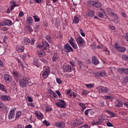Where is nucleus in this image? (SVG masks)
I'll list each match as a JSON object with an SVG mask.
<instances>
[{
    "instance_id": "obj_1",
    "label": "nucleus",
    "mask_w": 128,
    "mask_h": 128,
    "mask_svg": "<svg viewBox=\"0 0 128 128\" xmlns=\"http://www.w3.org/2000/svg\"><path fill=\"white\" fill-rule=\"evenodd\" d=\"M75 40L79 48H82L84 46V44H86V42H84V38H82V36H80L78 37H75Z\"/></svg>"
},
{
    "instance_id": "obj_2",
    "label": "nucleus",
    "mask_w": 128,
    "mask_h": 128,
    "mask_svg": "<svg viewBox=\"0 0 128 128\" xmlns=\"http://www.w3.org/2000/svg\"><path fill=\"white\" fill-rule=\"evenodd\" d=\"M30 78L26 77H24L20 80V86L22 88H26L28 84Z\"/></svg>"
},
{
    "instance_id": "obj_3",
    "label": "nucleus",
    "mask_w": 128,
    "mask_h": 128,
    "mask_svg": "<svg viewBox=\"0 0 128 128\" xmlns=\"http://www.w3.org/2000/svg\"><path fill=\"white\" fill-rule=\"evenodd\" d=\"M38 48H42L43 50H47L50 48V44H48V42L46 40H45L44 42H42V44H38Z\"/></svg>"
},
{
    "instance_id": "obj_4",
    "label": "nucleus",
    "mask_w": 128,
    "mask_h": 128,
    "mask_svg": "<svg viewBox=\"0 0 128 128\" xmlns=\"http://www.w3.org/2000/svg\"><path fill=\"white\" fill-rule=\"evenodd\" d=\"M56 106L58 108H66V103L63 100H60L59 102L56 103Z\"/></svg>"
},
{
    "instance_id": "obj_5",
    "label": "nucleus",
    "mask_w": 128,
    "mask_h": 128,
    "mask_svg": "<svg viewBox=\"0 0 128 128\" xmlns=\"http://www.w3.org/2000/svg\"><path fill=\"white\" fill-rule=\"evenodd\" d=\"M114 48L120 52H124L126 50V48L120 46L118 43L114 44Z\"/></svg>"
},
{
    "instance_id": "obj_6",
    "label": "nucleus",
    "mask_w": 128,
    "mask_h": 128,
    "mask_svg": "<svg viewBox=\"0 0 128 128\" xmlns=\"http://www.w3.org/2000/svg\"><path fill=\"white\" fill-rule=\"evenodd\" d=\"M72 68H73L72 66L69 64H66L63 67L64 72H72Z\"/></svg>"
},
{
    "instance_id": "obj_7",
    "label": "nucleus",
    "mask_w": 128,
    "mask_h": 128,
    "mask_svg": "<svg viewBox=\"0 0 128 128\" xmlns=\"http://www.w3.org/2000/svg\"><path fill=\"white\" fill-rule=\"evenodd\" d=\"M50 67H47L45 70L42 74V76L44 78H46L50 76Z\"/></svg>"
},
{
    "instance_id": "obj_8",
    "label": "nucleus",
    "mask_w": 128,
    "mask_h": 128,
    "mask_svg": "<svg viewBox=\"0 0 128 128\" xmlns=\"http://www.w3.org/2000/svg\"><path fill=\"white\" fill-rule=\"evenodd\" d=\"M69 44L72 46L74 50H76L78 48V45L76 44V40H74V38L72 37L70 38V40H68Z\"/></svg>"
},
{
    "instance_id": "obj_9",
    "label": "nucleus",
    "mask_w": 128,
    "mask_h": 128,
    "mask_svg": "<svg viewBox=\"0 0 128 128\" xmlns=\"http://www.w3.org/2000/svg\"><path fill=\"white\" fill-rule=\"evenodd\" d=\"M104 120V115H100L98 116V120L93 122V124L96 126L98 124H100L102 121Z\"/></svg>"
},
{
    "instance_id": "obj_10",
    "label": "nucleus",
    "mask_w": 128,
    "mask_h": 128,
    "mask_svg": "<svg viewBox=\"0 0 128 128\" xmlns=\"http://www.w3.org/2000/svg\"><path fill=\"white\" fill-rule=\"evenodd\" d=\"M2 22V24L3 25V26H12V21L10 20H7Z\"/></svg>"
},
{
    "instance_id": "obj_11",
    "label": "nucleus",
    "mask_w": 128,
    "mask_h": 128,
    "mask_svg": "<svg viewBox=\"0 0 128 128\" xmlns=\"http://www.w3.org/2000/svg\"><path fill=\"white\" fill-rule=\"evenodd\" d=\"M54 126H56V128H62L66 126V124H64V122H56L54 123Z\"/></svg>"
},
{
    "instance_id": "obj_12",
    "label": "nucleus",
    "mask_w": 128,
    "mask_h": 128,
    "mask_svg": "<svg viewBox=\"0 0 128 128\" xmlns=\"http://www.w3.org/2000/svg\"><path fill=\"white\" fill-rule=\"evenodd\" d=\"M14 108L12 109L8 114V118L9 120H12L14 118L15 114H14Z\"/></svg>"
},
{
    "instance_id": "obj_13",
    "label": "nucleus",
    "mask_w": 128,
    "mask_h": 128,
    "mask_svg": "<svg viewBox=\"0 0 128 128\" xmlns=\"http://www.w3.org/2000/svg\"><path fill=\"white\" fill-rule=\"evenodd\" d=\"M36 54L39 58H42L46 56V52L44 50H38L36 52Z\"/></svg>"
},
{
    "instance_id": "obj_14",
    "label": "nucleus",
    "mask_w": 128,
    "mask_h": 128,
    "mask_svg": "<svg viewBox=\"0 0 128 128\" xmlns=\"http://www.w3.org/2000/svg\"><path fill=\"white\" fill-rule=\"evenodd\" d=\"M48 93L50 94V96L51 98H58V96L56 94L52 91V90H48Z\"/></svg>"
},
{
    "instance_id": "obj_15",
    "label": "nucleus",
    "mask_w": 128,
    "mask_h": 128,
    "mask_svg": "<svg viewBox=\"0 0 128 128\" xmlns=\"http://www.w3.org/2000/svg\"><path fill=\"white\" fill-rule=\"evenodd\" d=\"M33 64L34 66H37V68H40V66L41 64L40 62V61L38 60V59H37L36 58H34L33 60Z\"/></svg>"
},
{
    "instance_id": "obj_16",
    "label": "nucleus",
    "mask_w": 128,
    "mask_h": 128,
    "mask_svg": "<svg viewBox=\"0 0 128 128\" xmlns=\"http://www.w3.org/2000/svg\"><path fill=\"white\" fill-rule=\"evenodd\" d=\"M0 98L2 100H8L9 102L12 100V98H10V96L8 95H2L1 96Z\"/></svg>"
},
{
    "instance_id": "obj_17",
    "label": "nucleus",
    "mask_w": 128,
    "mask_h": 128,
    "mask_svg": "<svg viewBox=\"0 0 128 128\" xmlns=\"http://www.w3.org/2000/svg\"><path fill=\"white\" fill-rule=\"evenodd\" d=\"M4 80L6 82H10L12 80V78L10 75L6 74L4 76Z\"/></svg>"
},
{
    "instance_id": "obj_18",
    "label": "nucleus",
    "mask_w": 128,
    "mask_h": 128,
    "mask_svg": "<svg viewBox=\"0 0 128 128\" xmlns=\"http://www.w3.org/2000/svg\"><path fill=\"white\" fill-rule=\"evenodd\" d=\"M34 114L38 120H42L44 118V114H42V112H40V114H38V111H36Z\"/></svg>"
},
{
    "instance_id": "obj_19",
    "label": "nucleus",
    "mask_w": 128,
    "mask_h": 128,
    "mask_svg": "<svg viewBox=\"0 0 128 128\" xmlns=\"http://www.w3.org/2000/svg\"><path fill=\"white\" fill-rule=\"evenodd\" d=\"M64 48L65 50H68V52H74V49L70 46V45L69 44H66L64 46Z\"/></svg>"
},
{
    "instance_id": "obj_20",
    "label": "nucleus",
    "mask_w": 128,
    "mask_h": 128,
    "mask_svg": "<svg viewBox=\"0 0 128 128\" xmlns=\"http://www.w3.org/2000/svg\"><path fill=\"white\" fill-rule=\"evenodd\" d=\"M118 72H122L123 74H128V68H119L118 69Z\"/></svg>"
},
{
    "instance_id": "obj_21",
    "label": "nucleus",
    "mask_w": 128,
    "mask_h": 128,
    "mask_svg": "<svg viewBox=\"0 0 128 128\" xmlns=\"http://www.w3.org/2000/svg\"><path fill=\"white\" fill-rule=\"evenodd\" d=\"M92 62L95 66H98L100 64V62L98 61V59L96 56H93L92 58Z\"/></svg>"
},
{
    "instance_id": "obj_22",
    "label": "nucleus",
    "mask_w": 128,
    "mask_h": 128,
    "mask_svg": "<svg viewBox=\"0 0 128 128\" xmlns=\"http://www.w3.org/2000/svg\"><path fill=\"white\" fill-rule=\"evenodd\" d=\"M106 12H107V14H109V16H114V12L110 8H108L106 9Z\"/></svg>"
},
{
    "instance_id": "obj_23",
    "label": "nucleus",
    "mask_w": 128,
    "mask_h": 128,
    "mask_svg": "<svg viewBox=\"0 0 128 128\" xmlns=\"http://www.w3.org/2000/svg\"><path fill=\"white\" fill-rule=\"evenodd\" d=\"M95 74L96 76H104L106 74V72L102 71L100 72H96Z\"/></svg>"
},
{
    "instance_id": "obj_24",
    "label": "nucleus",
    "mask_w": 128,
    "mask_h": 128,
    "mask_svg": "<svg viewBox=\"0 0 128 128\" xmlns=\"http://www.w3.org/2000/svg\"><path fill=\"white\" fill-rule=\"evenodd\" d=\"M80 124H82V123L80 120H76L74 121L73 126H80Z\"/></svg>"
},
{
    "instance_id": "obj_25",
    "label": "nucleus",
    "mask_w": 128,
    "mask_h": 128,
    "mask_svg": "<svg viewBox=\"0 0 128 128\" xmlns=\"http://www.w3.org/2000/svg\"><path fill=\"white\" fill-rule=\"evenodd\" d=\"M110 92V88L103 86L102 94H108Z\"/></svg>"
},
{
    "instance_id": "obj_26",
    "label": "nucleus",
    "mask_w": 128,
    "mask_h": 128,
    "mask_svg": "<svg viewBox=\"0 0 128 128\" xmlns=\"http://www.w3.org/2000/svg\"><path fill=\"white\" fill-rule=\"evenodd\" d=\"M107 112L108 114H110V118H116V114L110 110H108Z\"/></svg>"
},
{
    "instance_id": "obj_27",
    "label": "nucleus",
    "mask_w": 128,
    "mask_h": 128,
    "mask_svg": "<svg viewBox=\"0 0 128 128\" xmlns=\"http://www.w3.org/2000/svg\"><path fill=\"white\" fill-rule=\"evenodd\" d=\"M58 58V53H54V56L52 58V62H56Z\"/></svg>"
},
{
    "instance_id": "obj_28",
    "label": "nucleus",
    "mask_w": 128,
    "mask_h": 128,
    "mask_svg": "<svg viewBox=\"0 0 128 128\" xmlns=\"http://www.w3.org/2000/svg\"><path fill=\"white\" fill-rule=\"evenodd\" d=\"M52 109V107L50 106H48V105H46L45 106V111L46 112H51Z\"/></svg>"
},
{
    "instance_id": "obj_29",
    "label": "nucleus",
    "mask_w": 128,
    "mask_h": 128,
    "mask_svg": "<svg viewBox=\"0 0 128 128\" xmlns=\"http://www.w3.org/2000/svg\"><path fill=\"white\" fill-rule=\"evenodd\" d=\"M115 106L116 108H122L123 106L122 102L120 100H117V103L116 104Z\"/></svg>"
},
{
    "instance_id": "obj_30",
    "label": "nucleus",
    "mask_w": 128,
    "mask_h": 128,
    "mask_svg": "<svg viewBox=\"0 0 128 128\" xmlns=\"http://www.w3.org/2000/svg\"><path fill=\"white\" fill-rule=\"evenodd\" d=\"M96 90L100 94H102L103 86H98L96 88Z\"/></svg>"
},
{
    "instance_id": "obj_31",
    "label": "nucleus",
    "mask_w": 128,
    "mask_h": 128,
    "mask_svg": "<svg viewBox=\"0 0 128 128\" xmlns=\"http://www.w3.org/2000/svg\"><path fill=\"white\" fill-rule=\"evenodd\" d=\"M11 7H10V10H14V8L16 6V2L14 1H12L11 2Z\"/></svg>"
},
{
    "instance_id": "obj_32",
    "label": "nucleus",
    "mask_w": 128,
    "mask_h": 128,
    "mask_svg": "<svg viewBox=\"0 0 128 128\" xmlns=\"http://www.w3.org/2000/svg\"><path fill=\"white\" fill-rule=\"evenodd\" d=\"M32 18L30 16L28 17L26 20V23L28 24H32Z\"/></svg>"
},
{
    "instance_id": "obj_33",
    "label": "nucleus",
    "mask_w": 128,
    "mask_h": 128,
    "mask_svg": "<svg viewBox=\"0 0 128 128\" xmlns=\"http://www.w3.org/2000/svg\"><path fill=\"white\" fill-rule=\"evenodd\" d=\"M0 90H2V92H6V86H4L3 84H0Z\"/></svg>"
},
{
    "instance_id": "obj_34",
    "label": "nucleus",
    "mask_w": 128,
    "mask_h": 128,
    "mask_svg": "<svg viewBox=\"0 0 128 128\" xmlns=\"http://www.w3.org/2000/svg\"><path fill=\"white\" fill-rule=\"evenodd\" d=\"M12 74L14 76V78H18V76H20V74L14 70L12 72Z\"/></svg>"
},
{
    "instance_id": "obj_35",
    "label": "nucleus",
    "mask_w": 128,
    "mask_h": 128,
    "mask_svg": "<svg viewBox=\"0 0 128 128\" xmlns=\"http://www.w3.org/2000/svg\"><path fill=\"white\" fill-rule=\"evenodd\" d=\"M25 28L26 30H28V32H32L34 31V30H32V27L30 26H27L25 27Z\"/></svg>"
},
{
    "instance_id": "obj_36",
    "label": "nucleus",
    "mask_w": 128,
    "mask_h": 128,
    "mask_svg": "<svg viewBox=\"0 0 128 128\" xmlns=\"http://www.w3.org/2000/svg\"><path fill=\"white\" fill-rule=\"evenodd\" d=\"M30 39L28 38H26L24 40V44H26V45L28 44H30Z\"/></svg>"
},
{
    "instance_id": "obj_37",
    "label": "nucleus",
    "mask_w": 128,
    "mask_h": 128,
    "mask_svg": "<svg viewBox=\"0 0 128 128\" xmlns=\"http://www.w3.org/2000/svg\"><path fill=\"white\" fill-rule=\"evenodd\" d=\"M94 6H95V8H100L102 6V4L100 3H99L98 2H96L94 3Z\"/></svg>"
},
{
    "instance_id": "obj_38",
    "label": "nucleus",
    "mask_w": 128,
    "mask_h": 128,
    "mask_svg": "<svg viewBox=\"0 0 128 128\" xmlns=\"http://www.w3.org/2000/svg\"><path fill=\"white\" fill-rule=\"evenodd\" d=\"M24 46L20 47L17 49V52H24Z\"/></svg>"
},
{
    "instance_id": "obj_39",
    "label": "nucleus",
    "mask_w": 128,
    "mask_h": 128,
    "mask_svg": "<svg viewBox=\"0 0 128 128\" xmlns=\"http://www.w3.org/2000/svg\"><path fill=\"white\" fill-rule=\"evenodd\" d=\"M33 18H34L36 22H38L40 20V18L38 16H33Z\"/></svg>"
},
{
    "instance_id": "obj_40",
    "label": "nucleus",
    "mask_w": 128,
    "mask_h": 128,
    "mask_svg": "<svg viewBox=\"0 0 128 128\" xmlns=\"http://www.w3.org/2000/svg\"><path fill=\"white\" fill-rule=\"evenodd\" d=\"M88 16H94V10H90L88 13Z\"/></svg>"
},
{
    "instance_id": "obj_41",
    "label": "nucleus",
    "mask_w": 128,
    "mask_h": 128,
    "mask_svg": "<svg viewBox=\"0 0 128 128\" xmlns=\"http://www.w3.org/2000/svg\"><path fill=\"white\" fill-rule=\"evenodd\" d=\"M85 86L86 88H94V84H86Z\"/></svg>"
},
{
    "instance_id": "obj_42",
    "label": "nucleus",
    "mask_w": 128,
    "mask_h": 128,
    "mask_svg": "<svg viewBox=\"0 0 128 128\" xmlns=\"http://www.w3.org/2000/svg\"><path fill=\"white\" fill-rule=\"evenodd\" d=\"M94 2H96L92 0H89L88 2V4L89 6H94Z\"/></svg>"
},
{
    "instance_id": "obj_43",
    "label": "nucleus",
    "mask_w": 128,
    "mask_h": 128,
    "mask_svg": "<svg viewBox=\"0 0 128 128\" xmlns=\"http://www.w3.org/2000/svg\"><path fill=\"white\" fill-rule=\"evenodd\" d=\"M46 38L47 40H48V42H52V37H50V36H49V35L46 36Z\"/></svg>"
},
{
    "instance_id": "obj_44",
    "label": "nucleus",
    "mask_w": 128,
    "mask_h": 128,
    "mask_svg": "<svg viewBox=\"0 0 128 128\" xmlns=\"http://www.w3.org/2000/svg\"><path fill=\"white\" fill-rule=\"evenodd\" d=\"M121 16H122V18H128V15H126V14L124 12H122L120 13Z\"/></svg>"
},
{
    "instance_id": "obj_45",
    "label": "nucleus",
    "mask_w": 128,
    "mask_h": 128,
    "mask_svg": "<svg viewBox=\"0 0 128 128\" xmlns=\"http://www.w3.org/2000/svg\"><path fill=\"white\" fill-rule=\"evenodd\" d=\"M80 22V20L78 18V17L76 16L74 19V22L75 24H78V22Z\"/></svg>"
},
{
    "instance_id": "obj_46",
    "label": "nucleus",
    "mask_w": 128,
    "mask_h": 128,
    "mask_svg": "<svg viewBox=\"0 0 128 128\" xmlns=\"http://www.w3.org/2000/svg\"><path fill=\"white\" fill-rule=\"evenodd\" d=\"M20 116H22V112H18L16 115V118H19Z\"/></svg>"
},
{
    "instance_id": "obj_47",
    "label": "nucleus",
    "mask_w": 128,
    "mask_h": 128,
    "mask_svg": "<svg viewBox=\"0 0 128 128\" xmlns=\"http://www.w3.org/2000/svg\"><path fill=\"white\" fill-rule=\"evenodd\" d=\"M122 59L124 60H128V56L127 55H123L122 56Z\"/></svg>"
},
{
    "instance_id": "obj_48",
    "label": "nucleus",
    "mask_w": 128,
    "mask_h": 128,
    "mask_svg": "<svg viewBox=\"0 0 128 128\" xmlns=\"http://www.w3.org/2000/svg\"><path fill=\"white\" fill-rule=\"evenodd\" d=\"M56 81L57 84H62V81L61 80L60 78H56Z\"/></svg>"
},
{
    "instance_id": "obj_49",
    "label": "nucleus",
    "mask_w": 128,
    "mask_h": 128,
    "mask_svg": "<svg viewBox=\"0 0 128 128\" xmlns=\"http://www.w3.org/2000/svg\"><path fill=\"white\" fill-rule=\"evenodd\" d=\"M16 60H17L19 66H22V61L20 60V58H16Z\"/></svg>"
},
{
    "instance_id": "obj_50",
    "label": "nucleus",
    "mask_w": 128,
    "mask_h": 128,
    "mask_svg": "<svg viewBox=\"0 0 128 128\" xmlns=\"http://www.w3.org/2000/svg\"><path fill=\"white\" fill-rule=\"evenodd\" d=\"M0 108H2V110H4L6 108V106L4 103H0Z\"/></svg>"
},
{
    "instance_id": "obj_51",
    "label": "nucleus",
    "mask_w": 128,
    "mask_h": 128,
    "mask_svg": "<svg viewBox=\"0 0 128 128\" xmlns=\"http://www.w3.org/2000/svg\"><path fill=\"white\" fill-rule=\"evenodd\" d=\"M44 124H46V126H50V123L46 120H44L43 122Z\"/></svg>"
},
{
    "instance_id": "obj_52",
    "label": "nucleus",
    "mask_w": 128,
    "mask_h": 128,
    "mask_svg": "<svg viewBox=\"0 0 128 128\" xmlns=\"http://www.w3.org/2000/svg\"><path fill=\"white\" fill-rule=\"evenodd\" d=\"M80 34L82 36H86V34H84V30H82V29L80 30Z\"/></svg>"
},
{
    "instance_id": "obj_53",
    "label": "nucleus",
    "mask_w": 128,
    "mask_h": 128,
    "mask_svg": "<svg viewBox=\"0 0 128 128\" xmlns=\"http://www.w3.org/2000/svg\"><path fill=\"white\" fill-rule=\"evenodd\" d=\"M82 128H90V126H89L88 124H84L81 126Z\"/></svg>"
},
{
    "instance_id": "obj_54",
    "label": "nucleus",
    "mask_w": 128,
    "mask_h": 128,
    "mask_svg": "<svg viewBox=\"0 0 128 128\" xmlns=\"http://www.w3.org/2000/svg\"><path fill=\"white\" fill-rule=\"evenodd\" d=\"M90 109H87L84 111V114H86V116H88V112H90Z\"/></svg>"
},
{
    "instance_id": "obj_55",
    "label": "nucleus",
    "mask_w": 128,
    "mask_h": 128,
    "mask_svg": "<svg viewBox=\"0 0 128 128\" xmlns=\"http://www.w3.org/2000/svg\"><path fill=\"white\" fill-rule=\"evenodd\" d=\"M20 56L21 58H22V60H24V59L26 58V54L20 55Z\"/></svg>"
},
{
    "instance_id": "obj_56",
    "label": "nucleus",
    "mask_w": 128,
    "mask_h": 128,
    "mask_svg": "<svg viewBox=\"0 0 128 128\" xmlns=\"http://www.w3.org/2000/svg\"><path fill=\"white\" fill-rule=\"evenodd\" d=\"M70 64L72 66H76V63L74 61H70Z\"/></svg>"
},
{
    "instance_id": "obj_57",
    "label": "nucleus",
    "mask_w": 128,
    "mask_h": 128,
    "mask_svg": "<svg viewBox=\"0 0 128 128\" xmlns=\"http://www.w3.org/2000/svg\"><path fill=\"white\" fill-rule=\"evenodd\" d=\"M8 28L6 27H3L1 28V30H2V32H6Z\"/></svg>"
},
{
    "instance_id": "obj_58",
    "label": "nucleus",
    "mask_w": 128,
    "mask_h": 128,
    "mask_svg": "<svg viewBox=\"0 0 128 128\" xmlns=\"http://www.w3.org/2000/svg\"><path fill=\"white\" fill-rule=\"evenodd\" d=\"M82 96H86V90H84L81 92Z\"/></svg>"
},
{
    "instance_id": "obj_59",
    "label": "nucleus",
    "mask_w": 128,
    "mask_h": 128,
    "mask_svg": "<svg viewBox=\"0 0 128 128\" xmlns=\"http://www.w3.org/2000/svg\"><path fill=\"white\" fill-rule=\"evenodd\" d=\"M90 112L91 116H93V114H94V111L92 110V109H90Z\"/></svg>"
},
{
    "instance_id": "obj_60",
    "label": "nucleus",
    "mask_w": 128,
    "mask_h": 128,
    "mask_svg": "<svg viewBox=\"0 0 128 128\" xmlns=\"http://www.w3.org/2000/svg\"><path fill=\"white\" fill-rule=\"evenodd\" d=\"M104 97L106 100H112V96H105Z\"/></svg>"
},
{
    "instance_id": "obj_61",
    "label": "nucleus",
    "mask_w": 128,
    "mask_h": 128,
    "mask_svg": "<svg viewBox=\"0 0 128 128\" xmlns=\"http://www.w3.org/2000/svg\"><path fill=\"white\" fill-rule=\"evenodd\" d=\"M36 42V40L32 38V40H31V42H30V44H34V43Z\"/></svg>"
},
{
    "instance_id": "obj_62",
    "label": "nucleus",
    "mask_w": 128,
    "mask_h": 128,
    "mask_svg": "<svg viewBox=\"0 0 128 128\" xmlns=\"http://www.w3.org/2000/svg\"><path fill=\"white\" fill-rule=\"evenodd\" d=\"M107 126H114V125L112 124L110 122H108L106 123Z\"/></svg>"
},
{
    "instance_id": "obj_63",
    "label": "nucleus",
    "mask_w": 128,
    "mask_h": 128,
    "mask_svg": "<svg viewBox=\"0 0 128 128\" xmlns=\"http://www.w3.org/2000/svg\"><path fill=\"white\" fill-rule=\"evenodd\" d=\"M98 16H100V18H104V13H102V12H100L98 14Z\"/></svg>"
},
{
    "instance_id": "obj_64",
    "label": "nucleus",
    "mask_w": 128,
    "mask_h": 128,
    "mask_svg": "<svg viewBox=\"0 0 128 128\" xmlns=\"http://www.w3.org/2000/svg\"><path fill=\"white\" fill-rule=\"evenodd\" d=\"M125 40L128 42V33H126L125 36Z\"/></svg>"
}]
</instances>
